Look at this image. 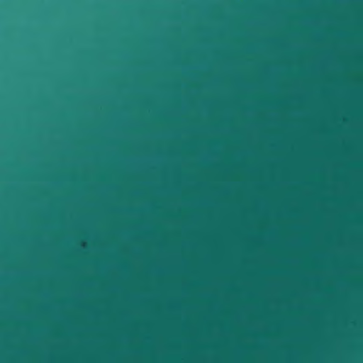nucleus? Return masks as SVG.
<instances>
[{
  "instance_id": "nucleus-2",
  "label": "nucleus",
  "mask_w": 363,
  "mask_h": 363,
  "mask_svg": "<svg viewBox=\"0 0 363 363\" xmlns=\"http://www.w3.org/2000/svg\"><path fill=\"white\" fill-rule=\"evenodd\" d=\"M0 232H26V228H0Z\"/></svg>"
},
{
  "instance_id": "nucleus-1",
  "label": "nucleus",
  "mask_w": 363,
  "mask_h": 363,
  "mask_svg": "<svg viewBox=\"0 0 363 363\" xmlns=\"http://www.w3.org/2000/svg\"><path fill=\"white\" fill-rule=\"evenodd\" d=\"M256 227H363V224H256Z\"/></svg>"
}]
</instances>
